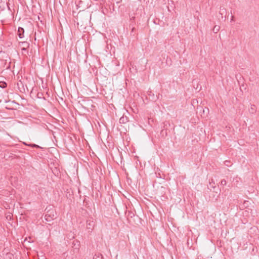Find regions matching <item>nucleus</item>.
I'll use <instances>...</instances> for the list:
<instances>
[{
    "label": "nucleus",
    "instance_id": "dca6fc26",
    "mask_svg": "<svg viewBox=\"0 0 259 259\" xmlns=\"http://www.w3.org/2000/svg\"><path fill=\"white\" fill-rule=\"evenodd\" d=\"M164 130H162V131H161V134H163V133H164Z\"/></svg>",
    "mask_w": 259,
    "mask_h": 259
},
{
    "label": "nucleus",
    "instance_id": "423d86ee",
    "mask_svg": "<svg viewBox=\"0 0 259 259\" xmlns=\"http://www.w3.org/2000/svg\"><path fill=\"white\" fill-rule=\"evenodd\" d=\"M256 107L254 105H251L249 109V112L250 114H253L256 112Z\"/></svg>",
    "mask_w": 259,
    "mask_h": 259
},
{
    "label": "nucleus",
    "instance_id": "1a4fd4ad",
    "mask_svg": "<svg viewBox=\"0 0 259 259\" xmlns=\"http://www.w3.org/2000/svg\"><path fill=\"white\" fill-rule=\"evenodd\" d=\"M7 87V83L5 82H0V87L4 89L6 88Z\"/></svg>",
    "mask_w": 259,
    "mask_h": 259
},
{
    "label": "nucleus",
    "instance_id": "9d476101",
    "mask_svg": "<svg viewBox=\"0 0 259 259\" xmlns=\"http://www.w3.org/2000/svg\"><path fill=\"white\" fill-rule=\"evenodd\" d=\"M220 184H221V186H224L226 185V184H227L226 181L225 179L222 180L221 181Z\"/></svg>",
    "mask_w": 259,
    "mask_h": 259
},
{
    "label": "nucleus",
    "instance_id": "f257e3e1",
    "mask_svg": "<svg viewBox=\"0 0 259 259\" xmlns=\"http://www.w3.org/2000/svg\"><path fill=\"white\" fill-rule=\"evenodd\" d=\"M208 189H209L210 191H212L213 192L216 193L220 192V189L219 188V186L217 187L215 185L214 181L213 179H211L209 181V185H207Z\"/></svg>",
    "mask_w": 259,
    "mask_h": 259
},
{
    "label": "nucleus",
    "instance_id": "39448f33",
    "mask_svg": "<svg viewBox=\"0 0 259 259\" xmlns=\"http://www.w3.org/2000/svg\"><path fill=\"white\" fill-rule=\"evenodd\" d=\"M24 29L22 27H19L18 29V35L20 38L24 37Z\"/></svg>",
    "mask_w": 259,
    "mask_h": 259
},
{
    "label": "nucleus",
    "instance_id": "f3484780",
    "mask_svg": "<svg viewBox=\"0 0 259 259\" xmlns=\"http://www.w3.org/2000/svg\"><path fill=\"white\" fill-rule=\"evenodd\" d=\"M231 21H233V16H232Z\"/></svg>",
    "mask_w": 259,
    "mask_h": 259
},
{
    "label": "nucleus",
    "instance_id": "f8f14e48",
    "mask_svg": "<svg viewBox=\"0 0 259 259\" xmlns=\"http://www.w3.org/2000/svg\"><path fill=\"white\" fill-rule=\"evenodd\" d=\"M225 164L227 166H229L230 165V162L229 161H225Z\"/></svg>",
    "mask_w": 259,
    "mask_h": 259
},
{
    "label": "nucleus",
    "instance_id": "ddd939ff",
    "mask_svg": "<svg viewBox=\"0 0 259 259\" xmlns=\"http://www.w3.org/2000/svg\"><path fill=\"white\" fill-rule=\"evenodd\" d=\"M131 214H130L131 217H132V214H133L134 215V214L133 213V212H131Z\"/></svg>",
    "mask_w": 259,
    "mask_h": 259
},
{
    "label": "nucleus",
    "instance_id": "f03ea898",
    "mask_svg": "<svg viewBox=\"0 0 259 259\" xmlns=\"http://www.w3.org/2000/svg\"><path fill=\"white\" fill-rule=\"evenodd\" d=\"M95 223L93 219H89L87 221V228L89 232H91L93 230Z\"/></svg>",
    "mask_w": 259,
    "mask_h": 259
},
{
    "label": "nucleus",
    "instance_id": "a211bd4d",
    "mask_svg": "<svg viewBox=\"0 0 259 259\" xmlns=\"http://www.w3.org/2000/svg\"><path fill=\"white\" fill-rule=\"evenodd\" d=\"M134 28H133L132 29V31H134Z\"/></svg>",
    "mask_w": 259,
    "mask_h": 259
},
{
    "label": "nucleus",
    "instance_id": "6e6552de",
    "mask_svg": "<svg viewBox=\"0 0 259 259\" xmlns=\"http://www.w3.org/2000/svg\"><path fill=\"white\" fill-rule=\"evenodd\" d=\"M93 259H103V256L100 253H95L93 257Z\"/></svg>",
    "mask_w": 259,
    "mask_h": 259
},
{
    "label": "nucleus",
    "instance_id": "9b49d317",
    "mask_svg": "<svg viewBox=\"0 0 259 259\" xmlns=\"http://www.w3.org/2000/svg\"><path fill=\"white\" fill-rule=\"evenodd\" d=\"M219 30V26H215L213 29L214 32L217 33Z\"/></svg>",
    "mask_w": 259,
    "mask_h": 259
},
{
    "label": "nucleus",
    "instance_id": "4468645a",
    "mask_svg": "<svg viewBox=\"0 0 259 259\" xmlns=\"http://www.w3.org/2000/svg\"><path fill=\"white\" fill-rule=\"evenodd\" d=\"M131 214H130L131 217H132V214H133L134 215V214L133 213V212H131Z\"/></svg>",
    "mask_w": 259,
    "mask_h": 259
},
{
    "label": "nucleus",
    "instance_id": "20e7f679",
    "mask_svg": "<svg viewBox=\"0 0 259 259\" xmlns=\"http://www.w3.org/2000/svg\"><path fill=\"white\" fill-rule=\"evenodd\" d=\"M54 215L51 212L50 213H47L45 216V220L47 222H51L54 219Z\"/></svg>",
    "mask_w": 259,
    "mask_h": 259
},
{
    "label": "nucleus",
    "instance_id": "7ed1b4c3",
    "mask_svg": "<svg viewBox=\"0 0 259 259\" xmlns=\"http://www.w3.org/2000/svg\"><path fill=\"white\" fill-rule=\"evenodd\" d=\"M19 46L21 47L22 51H24L27 53H28L27 49L29 47V43L27 41H21L19 42Z\"/></svg>",
    "mask_w": 259,
    "mask_h": 259
},
{
    "label": "nucleus",
    "instance_id": "2eb2a0df",
    "mask_svg": "<svg viewBox=\"0 0 259 259\" xmlns=\"http://www.w3.org/2000/svg\"><path fill=\"white\" fill-rule=\"evenodd\" d=\"M131 214H130L131 217H132V214H133L134 215V214L133 213V212H131Z\"/></svg>",
    "mask_w": 259,
    "mask_h": 259
},
{
    "label": "nucleus",
    "instance_id": "0eeeda50",
    "mask_svg": "<svg viewBox=\"0 0 259 259\" xmlns=\"http://www.w3.org/2000/svg\"><path fill=\"white\" fill-rule=\"evenodd\" d=\"M128 121V117L126 116H122L119 119L120 123H125Z\"/></svg>",
    "mask_w": 259,
    "mask_h": 259
}]
</instances>
